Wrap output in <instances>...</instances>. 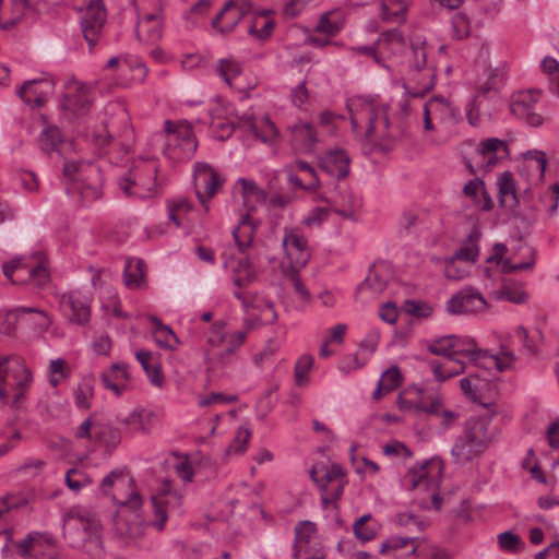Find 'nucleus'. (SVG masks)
<instances>
[{
	"mask_svg": "<svg viewBox=\"0 0 559 559\" xmlns=\"http://www.w3.org/2000/svg\"><path fill=\"white\" fill-rule=\"evenodd\" d=\"M64 186L68 195L82 205L98 200L100 191V170L87 162H66L63 165Z\"/></svg>",
	"mask_w": 559,
	"mask_h": 559,
	"instance_id": "f257e3e1",
	"label": "nucleus"
},
{
	"mask_svg": "<svg viewBox=\"0 0 559 559\" xmlns=\"http://www.w3.org/2000/svg\"><path fill=\"white\" fill-rule=\"evenodd\" d=\"M32 382L33 374L21 357L0 356V403L2 405L12 399V407L19 408Z\"/></svg>",
	"mask_w": 559,
	"mask_h": 559,
	"instance_id": "f03ea898",
	"label": "nucleus"
},
{
	"mask_svg": "<svg viewBox=\"0 0 559 559\" xmlns=\"http://www.w3.org/2000/svg\"><path fill=\"white\" fill-rule=\"evenodd\" d=\"M352 128H365L366 136H383L389 129L388 106L372 98L353 97L347 102Z\"/></svg>",
	"mask_w": 559,
	"mask_h": 559,
	"instance_id": "7ed1b4c3",
	"label": "nucleus"
},
{
	"mask_svg": "<svg viewBox=\"0 0 559 559\" xmlns=\"http://www.w3.org/2000/svg\"><path fill=\"white\" fill-rule=\"evenodd\" d=\"M2 272L12 284L29 285L37 289L46 287L50 281L48 261L43 252L7 261Z\"/></svg>",
	"mask_w": 559,
	"mask_h": 559,
	"instance_id": "20e7f679",
	"label": "nucleus"
},
{
	"mask_svg": "<svg viewBox=\"0 0 559 559\" xmlns=\"http://www.w3.org/2000/svg\"><path fill=\"white\" fill-rule=\"evenodd\" d=\"M488 426L486 418L472 417L466 420L462 435L455 438L451 449L455 463L463 465L483 455L490 441Z\"/></svg>",
	"mask_w": 559,
	"mask_h": 559,
	"instance_id": "39448f33",
	"label": "nucleus"
},
{
	"mask_svg": "<svg viewBox=\"0 0 559 559\" xmlns=\"http://www.w3.org/2000/svg\"><path fill=\"white\" fill-rule=\"evenodd\" d=\"M164 131L165 146L163 152L168 159L180 163L192 158L198 148V142L193 129L188 122L166 120Z\"/></svg>",
	"mask_w": 559,
	"mask_h": 559,
	"instance_id": "423d86ee",
	"label": "nucleus"
},
{
	"mask_svg": "<svg viewBox=\"0 0 559 559\" xmlns=\"http://www.w3.org/2000/svg\"><path fill=\"white\" fill-rule=\"evenodd\" d=\"M310 476L321 491V507L324 510L341 499L348 483L346 472L340 464H316Z\"/></svg>",
	"mask_w": 559,
	"mask_h": 559,
	"instance_id": "0eeeda50",
	"label": "nucleus"
},
{
	"mask_svg": "<svg viewBox=\"0 0 559 559\" xmlns=\"http://www.w3.org/2000/svg\"><path fill=\"white\" fill-rule=\"evenodd\" d=\"M157 165L154 162H142L129 169L118 181L127 197L147 198L156 191Z\"/></svg>",
	"mask_w": 559,
	"mask_h": 559,
	"instance_id": "6e6552de",
	"label": "nucleus"
},
{
	"mask_svg": "<svg viewBox=\"0 0 559 559\" xmlns=\"http://www.w3.org/2000/svg\"><path fill=\"white\" fill-rule=\"evenodd\" d=\"M441 464L433 460H425L408 468L403 477V486L409 490L421 489L425 491L433 490L432 506L435 510H440L442 499L436 491V479L441 474Z\"/></svg>",
	"mask_w": 559,
	"mask_h": 559,
	"instance_id": "1a4fd4ad",
	"label": "nucleus"
},
{
	"mask_svg": "<svg viewBox=\"0 0 559 559\" xmlns=\"http://www.w3.org/2000/svg\"><path fill=\"white\" fill-rule=\"evenodd\" d=\"M107 19L104 0H90L81 17V28L90 50L98 43Z\"/></svg>",
	"mask_w": 559,
	"mask_h": 559,
	"instance_id": "9d476101",
	"label": "nucleus"
},
{
	"mask_svg": "<svg viewBox=\"0 0 559 559\" xmlns=\"http://www.w3.org/2000/svg\"><path fill=\"white\" fill-rule=\"evenodd\" d=\"M194 188L200 203L207 211V202L223 186L225 179L207 163H195L193 175Z\"/></svg>",
	"mask_w": 559,
	"mask_h": 559,
	"instance_id": "9b49d317",
	"label": "nucleus"
},
{
	"mask_svg": "<svg viewBox=\"0 0 559 559\" xmlns=\"http://www.w3.org/2000/svg\"><path fill=\"white\" fill-rule=\"evenodd\" d=\"M252 9L251 0H228L212 20V26L221 34H228Z\"/></svg>",
	"mask_w": 559,
	"mask_h": 559,
	"instance_id": "f8f14e48",
	"label": "nucleus"
},
{
	"mask_svg": "<svg viewBox=\"0 0 559 559\" xmlns=\"http://www.w3.org/2000/svg\"><path fill=\"white\" fill-rule=\"evenodd\" d=\"M540 96L542 91L537 88L518 92L513 95L510 104L511 114L531 127H539L544 119L534 111V107L539 102Z\"/></svg>",
	"mask_w": 559,
	"mask_h": 559,
	"instance_id": "ddd939ff",
	"label": "nucleus"
},
{
	"mask_svg": "<svg viewBox=\"0 0 559 559\" xmlns=\"http://www.w3.org/2000/svg\"><path fill=\"white\" fill-rule=\"evenodd\" d=\"M182 502L181 495L173 489L171 480L164 479L158 492L152 497V504L154 508L155 520L153 525L163 531L168 510L179 509Z\"/></svg>",
	"mask_w": 559,
	"mask_h": 559,
	"instance_id": "4468645a",
	"label": "nucleus"
},
{
	"mask_svg": "<svg viewBox=\"0 0 559 559\" xmlns=\"http://www.w3.org/2000/svg\"><path fill=\"white\" fill-rule=\"evenodd\" d=\"M510 157L509 145L498 138H488L479 142L473 156L475 165L486 171L498 165L500 159Z\"/></svg>",
	"mask_w": 559,
	"mask_h": 559,
	"instance_id": "2eb2a0df",
	"label": "nucleus"
},
{
	"mask_svg": "<svg viewBox=\"0 0 559 559\" xmlns=\"http://www.w3.org/2000/svg\"><path fill=\"white\" fill-rule=\"evenodd\" d=\"M450 314L480 313L487 309V301L474 287H466L454 294L445 304Z\"/></svg>",
	"mask_w": 559,
	"mask_h": 559,
	"instance_id": "dca6fc26",
	"label": "nucleus"
},
{
	"mask_svg": "<svg viewBox=\"0 0 559 559\" xmlns=\"http://www.w3.org/2000/svg\"><path fill=\"white\" fill-rule=\"evenodd\" d=\"M59 307L69 320L78 325H85L90 321L91 307L86 296L79 290H71L60 294L58 297Z\"/></svg>",
	"mask_w": 559,
	"mask_h": 559,
	"instance_id": "f3484780",
	"label": "nucleus"
},
{
	"mask_svg": "<svg viewBox=\"0 0 559 559\" xmlns=\"http://www.w3.org/2000/svg\"><path fill=\"white\" fill-rule=\"evenodd\" d=\"M24 314L35 316V325L39 329H48L51 320L47 312L36 307L19 306L10 310L0 311V333L10 335L16 325L24 319Z\"/></svg>",
	"mask_w": 559,
	"mask_h": 559,
	"instance_id": "a211bd4d",
	"label": "nucleus"
},
{
	"mask_svg": "<svg viewBox=\"0 0 559 559\" xmlns=\"http://www.w3.org/2000/svg\"><path fill=\"white\" fill-rule=\"evenodd\" d=\"M55 92V81L51 76H43L25 81L17 94L32 108L44 106Z\"/></svg>",
	"mask_w": 559,
	"mask_h": 559,
	"instance_id": "6ab92c4d",
	"label": "nucleus"
},
{
	"mask_svg": "<svg viewBox=\"0 0 559 559\" xmlns=\"http://www.w3.org/2000/svg\"><path fill=\"white\" fill-rule=\"evenodd\" d=\"M282 246L285 250L289 263H296L298 266H306L310 253L308 250V240L298 228H284Z\"/></svg>",
	"mask_w": 559,
	"mask_h": 559,
	"instance_id": "aec40b11",
	"label": "nucleus"
},
{
	"mask_svg": "<svg viewBox=\"0 0 559 559\" xmlns=\"http://www.w3.org/2000/svg\"><path fill=\"white\" fill-rule=\"evenodd\" d=\"M66 88L60 108L70 111L75 117L85 115L92 104L88 87L81 82L73 81L69 82Z\"/></svg>",
	"mask_w": 559,
	"mask_h": 559,
	"instance_id": "412c9836",
	"label": "nucleus"
},
{
	"mask_svg": "<svg viewBox=\"0 0 559 559\" xmlns=\"http://www.w3.org/2000/svg\"><path fill=\"white\" fill-rule=\"evenodd\" d=\"M349 165L350 158L342 148L326 151L319 158L320 169L336 180L348 176Z\"/></svg>",
	"mask_w": 559,
	"mask_h": 559,
	"instance_id": "4be33fe9",
	"label": "nucleus"
},
{
	"mask_svg": "<svg viewBox=\"0 0 559 559\" xmlns=\"http://www.w3.org/2000/svg\"><path fill=\"white\" fill-rule=\"evenodd\" d=\"M128 368L127 364L116 362L100 374L103 385L116 396H120L129 389L130 373Z\"/></svg>",
	"mask_w": 559,
	"mask_h": 559,
	"instance_id": "5701e85b",
	"label": "nucleus"
},
{
	"mask_svg": "<svg viewBox=\"0 0 559 559\" xmlns=\"http://www.w3.org/2000/svg\"><path fill=\"white\" fill-rule=\"evenodd\" d=\"M413 393H417L416 385H409L403 392H401L396 399V404L401 411L404 412H414L417 414H428V415H437L439 414L441 407V400L435 399L431 400L428 404L425 401H413L411 400V395Z\"/></svg>",
	"mask_w": 559,
	"mask_h": 559,
	"instance_id": "b1692460",
	"label": "nucleus"
},
{
	"mask_svg": "<svg viewBox=\"0 0 559 559\" xmlns=\"http://www.w3.org/2000/svg\"><path fill=\"white\" fill-rule=\"evenodd\" d=\"M289 130L292 146L296 152L309 153L313 150L318 134L311 122L298 121Z\"/></svg>",
	"mask_w": 559,
	"mask_h": 559,
	"instance_id": "393cba45",
	"label": "nucleus"
},
{
	"mask_svg": "<svg viewBox=\"0 0 559 559\" xmlns=\"http://www.w3.org/2000/svg\"><path fill=\"white\" fill-rule=\"evenodd\" d=\"M518 356L506 344L500 345L498 354H489L485 350L478 367L484 369L496 368L500 372L510 371L515 368Z\"/></svg>",
	"mask_w": 559,
	"mask_h": 559,
	"instance_id": "a878e982",
	"label": "nucleus"
},
{
	"mask_svg": "<svg viewBox=\"0 0 559 559\" xmlns=\"http://www.w3.org/2000/svg\"><path fill=\"white\" fill-rule=\"evenodd\" d=\"M234 190L241 194L243 207L248 212L254 211L259 204L266 200L265 192L253 180L247 178H239L234 186Z\"/></svg>",
	"mask_w": 559,
	"mask_h": 559,
	"instance_id": "bb28decb",
	"label": "nucleus"
},
{
	"mask_svg": "<svg viewBox=\"0 0 559 559\" xmlns=\"http://www.w3.org/2000/svg\"><path fill=\"white\" fill-rule=\"evenodd\" d=\"M27 0H4L0 5V27L10 31L24 17Z\"/></svg>",
	"mask_w": 559,
	"mask_h": 559,
	"instance_id": "cd10ccee",
	"label": "nucleus"
},
{
	"mask_svg": "<svg viewBox=\"0 0 559 559\" xmlns=\"http://www.w3.org/2000/svg\"><path fill=\"white\" fill-rule=\"evenodd\" d=\"M139 40L154 44L163 36V23L159 14H146L135 28Z\"/></svg>",
	"mask_w": 559,
	"mask_h": 559,
	"instance_id": "c85d7f7f",
	"label": "nucleus"
},
{
	"mask_svg": "<svg viewBox=\"0 0 559 559\" xmlns=\"http://www.w3.org/2000/svg\"><path fill=\"white\" fill-rule=\"evenodd\" d=\"M454 358L466 357L475 366H479L485 349L477 346L471 336L452 335Z\"/></svg>",
	"mask_w": 559,
	"mask_h": 559,
	"instance_id": "c756f323",
	"label": "nucleus"
},
{
	"mask_svg": "<svg viewBox=\"0 0 559 559\" xmlns=\"http://www.w3.org/2000/svg\"><path fill=\"white\" fill-rule=\"evenodd\" d=\"M498 200L502 207L513 209L519 201L515 191V179L511 171H503L497 179Z\"/></svg>",
	"mask_w": 559,
	"mask_h": 559,
	"instance_id": "7c9ffc66",
	"label": "nucleus"
},
{
	"mask_svg": "<svg viewBox=\"0 0 559 559\" xmlns=\"http://www.w3.org/2000/svg\"><path fill=\"white\" fill-rule=\"evenodd\" d=\"M436 80V70L435 68L424 69L421 72L414 71L412 81L414 82V86L411 83L405 84V90L408 94L414 97H424L428 92H430L435 87Z\"/></svg>",
	"mask_w": 559,
	"mask_h": 559,
	"instance_id": "2f4dec72",
	"label": "nucleus"
},
{
	"mask_svg": "<svg viewBox=\"0 0 559 559\" xmlns=\"http://www.w3.org/2000/svg\"><path fill=\"white\" fill-rule=\"evenodd\" d=\"M440 112V115H450L453 118L460 116L459 109L451 106V104L442 96H435L424 105V128L427 131L433 130L430 115L432 112Z\"/></svg>",
	"mask_w": 559,
	"mask_h": 559,
	"instance_id": "473e14b6",
	"label": "nucleus"
},
{
	"mask_svg": "<svg viewBox=\"0 0 559 559\" xmlns=\"http://www.w3.org/2000/svg\"><path fill=\"white\" fill-rule=\"evenodd\" d=\"M463 193L483 211H490L493 207V201L487 192L484 181L478 178L469 180L464 186Z\"/></svg>",
	"mask_w": 559,
	"mask_h": 559,
	"instance_id": "72a5a7b5",
	"label": "nucleus"
},
{
	"mask_svg": "<svg viewBox=\"0 0 559 559\" xmlns=\"http://www.w3.org/2000/svg\"><path fill=\"white\" fill-rule=\"evenodd\" d=\"M429 366L438 381H445L465 371L462 358H447L443 362L431 360Z\"/></svg>",
	"mask_w": 559,
	"mask_h": 559,
	"instance_id": "f704fd0d",
	"label": "nucleus"
},
{
	"mask_svg": "<svg viewBox=\"0 0 559 559\" xmlns=\"http://www.w3.org/2000/svg\"><path fill=\"white\" fill-rule=\"evenodd\" d=\"M362 203L359 197L350 190H342L338 192V199L335 201L334 212L343 218L354 219L357 211Z\"/></svg>",
	"mask_w": 559,
	"mask_h": 559,
	"instance_id": "c9c22d12",
	"label": "nucleus"
},
{
	"mask_svg": "<svg viewBox=\"0 0 559 559\" xmlns=\"http://www.w3.org/2000/svg\"><path fill=\"white\" fill-rule=\"evenodd\" d=\"M145 263L138 258H128L124 265V284L131 289H138L145 283Z\"/></svg>",
	"mask_w": 559,
	"mask_h": 559,
	"instance_id": "e433bc0d",
	"label": "nucleus"
},
{
	"mask_svg": "<svg viewBox=\"0 0 559 559\" xmlns=\"http://www.w3.org/2000/svg\"><path fill=\"white\" fill-rule=\"evenodd\" d=\"M345 13L341 9L331 10L321 15L314 29L329 36L336 35L344 26Z\"/></svg>",
	"mask_w": 559,
	"mask_h": 559,
	"instance_id": "4c0bfd02",
	"label": "nucleus"
},
{
	"mask_svg": "<svg viewBox=\"0 0 559 559\" xmlns=\"http://www.w3.org/2000/svg\"><path fill=\"white\" fill-rule=\"evenodd\" d=\"M411 4V0H381V19L384 22L402 23Z\"/></svg>",
	"mask_w": 559,
	"mask_h": 559,
	"instance_id": "58836bf2",
	"label": "nucleus"
},
{
	"mask_svg": "<svg viewBox=\"0 0 559 559\" xmlns=\"http://www.w3.org/2000/svg\"><path fill=\"white\" fill-rule=\"evenodd\" d=\"M152 412L145 408H135L126 417L119 419V424L130 432L147 431L152 419Z\"/></svg>",
	"mask_w": 559,
	"mask_h": 559,
	"instance_id": "ea45409f",
	"label": "nucleus"
},
{
	"mask_svg": "<svg viewBox=\"0 0 559 559\" xmlns=\"http://www.w3.org/2000/svg\"><path fill=\"white\" fill-rule=\"evenodd\" d=\"M135 358L145 371L150 382L157 388H162L164 385L165 378L160 366L158 364L151 362L152 353L148 350L140 349L135 352Z\"/></svg>",
	"mask_w": 559,
	"mask_h": 559,
	"instance_id": "a19ab883",
	"label": "nucleus"
},
{
	"mask_svg": "<svg viewBox=\"0 0 559 559\" xmlns=\"http://www.w3.org/2000/svg\"><path fill=\"white\" fill-rule=\"evenodd\" d=\"M481 233L478 227H474L468 234L464 246H462L453 255L457 260L465 262H475L479 255L478 241Z\"/></svg>",
	"mask_w": 559,
	"mask_h": 559,
	"instance_id": "79ce46f5",
	"label": "nucleus"
},
{
	"mask_svg": "<svg viewBox=\"0 0 559 559\" xmlns=\"http://www.w3.org/2000/svg\"><path fill=\"white\" fill-rule=\"evenodd\" d=\"M379 528V523L372 519L370 513L357 519L353 525L355 537L362 543L373 539Z\"/></svg>",
	"mask_w": 559,
	"mask_h": 559,
	"instance_id": "37998d69",
	"label": "nucleus"
},
{
	"mask_svg": "<svg viewBox=\"0 0 559 559\" xmlns=\"http://www.w3.org/2000/svg\"><path fill=\"white\" fill-rule=\"evenodd\" d=\"M255 227L249 219V214L245 215L238 226L233 230V236L237 247L241 252L251 247L254 238Z\"/></svg>",
	"mask_w": 559,
	"mask_h": 559,
	"instance_id": "c03bdc74",
	"label": "nucleus"
},
{
	"mask_svg": "<svg viewBox=\"0 0 559 559\" xmlns=\"http://www.w3.org/2000/svg\"><path fill=\"white\" fill-rule=\"evenodd\" d=\"M156 344L162 348L176 349L179 340L170 326L165 325L157 317H152Z\"/></svg>",
	"mask_w": 559,
	"mask_h": 559,
	"instance_id": "a18cd8bd",
	"label": "nucleus"
},
{
	"mask_svg": "<svg viewBox=\"0 0 559 559\" xmlns=\"http://www.w3.org/2000/svg\"><path fill=\"white\" fill-rule=\"evenodd\" d=\"M215 71L228 86H231L233 80L241 74L242 69L234 58H222L217 61Z\"/></svg>",
	"mask_w": 559,
	"mask_h": 559,
	"instance_id": "49530a36",
	"label": "nucleus"
},
{
	"mask_svg": "<svg viewBox=\"0 0 559 559\" xmlns=\"http://www.w3.org/2000/svg\"><path fill=\"white\" fill-rule=\"evenodd\" d=\"M536 332L537 337L531 336L523 325H519L514 332L524 350L531 356H537L539 354L540 348L538 343L544 341V333L540 330H537Z\"/></svg>",
	"mask_w": 559,
	"mask_h": 559,
	"instance_id": "de8ad7c7",
	"label": "nucleus"
},
{
	"mask_svg": "<svg viewBox=\"0 0 559 559\" xmlns=\"http://www.w3.org/2000/svg\"><path fill=\"white\" fill-rule=\"evenodd\" d=\"M235 275L233 283L239 288H243L258 280V274L247 260H240L237 269L234 270Z\"/></svg>",
	"mask_w": 559,
	"mask_h": 559,
	"instance_id": "09e8293b",
	"label": "nucleus"
},
{
	"mask_svg": "<svg viewBox=\"0 0 559 559\" xmlns=\"http://www.w3.org/2000/svg\"><path fill=\"white\" fill-rule=\"evenodd\" d=\"M48 381L51 386H58L70 374V369L63 358L51 359L47 369Z\"/></svg>",
	"mask_w": 559,
	"mask_h": 559,
	"instance_id": "8fccbe9b",
	"label": "nucleus"
},
{
	"mask_svg": "<svg viewBox=\"0 0 559 559\" xmlns=\"http://www.w3.org/2000/svg\"><path fill=\"white\" fill-rule=\"evenodd\" d=\"M388 285V281L373 270H370L367 277L357 286V293L370 292L371 296L382 293Z\"/></svg>",
	"mask_w": 559,
	"mask_h": 559,
	"instance_id": "3c124183",
	"label": "nucleus"
},
{
	"mask_svg": "<svg viewBox=\"0 0 559 559\" xmlns=\"http://www.w3.org/2000/svg\"><path fill=\"white\" fill-rule=\"evenodd\" d=\"M94 382L95 376L90 373L85 376L81 383L79 384L78 391L75 393V402L78 407L80 408H88L90 407V399L94 394Z\"/></svg>",
	"mask_w": 559,
	"mask_h": 559,
	"instance_id": "603ef678",
	"label": "nucleus"
},
{
	"mask_svg": "<svg viewBox=\"0 0 559 559\" xmlns=\"http://www.w3.org/2000/svg\"><path fill=\"white\" fill-rule=\"evenodd\" d=\"M497 539L499 548L506 552L514 554L524 549L525 547V544L522 540V538L511 531L500 533L497 536Z\"/></svg>",
	"mask_w": 559,
	"mask_h": 559,
	"instance_id": "864d4df0",
	"label": "nucleus"
},
{
	"mask_svg": "<svg viewBox=\"0 0 559 559\" xmlns=\"http://www.w3.org/2000/svg\"><path fill=\"white\" fill-rule=\"evenodd\" d=\"M95 436L107 448H116L121 440L119 430L110 425L95 427Z\"/></svg>",
	"mask_w": 559,
	"mask_h": 559,
	"instance_id": "5fc2aeb1",
	"label": "nucleus"
},
{
	"mask_svg": "<svg viewBox=\"0 0 559 559\" xmlns=\"http://www.w3.org/2000/svg\"><path fill=\"white\" fill-rule=\"evenodd\" d=\"M38 142L40 148L46 153H51L58 150L61 143V133L58 128H46L41 131Z\"/></svg>",
	"mask_w": 559,
	"mask_h": 559,
	"instance_id": "6e6d98bb",
	"label": "nucleus"
},
{
	"mask_svg": "<svg viewBox=\"0 0 559 559\" xmlns=\"http://www.w3.org/2000/svg\"><path fill=\"white\" fill-rule=\"evenodd\" d=\"M313 357L310 355H302L295 364L294 374L295 382L298 386H304L309 382L308 374L313 366Z\"/></svg>",
	"mask_w": 559,
	"mask_h": 559,
	"instance_id": "4d7b16f0",
	"label": "nucleus"
},
{
	"mask_svg": "<svg viewBox=\"0 0 559 559\" xmlns=\"http://www.w3.org/2000/svg\"><path fill=\"white\" fill-rule=\"evenodd\" d=\"M428 350L437 356H443L447 358H453V340L452 335L442 336L431 341L428 346Z\"/></svg>",
	"mask_w": 559,
	"mask_h": 559,
	"instance_id": "13d9d810",
	"label": "nucleus"
},
{
	"mask_svg": "<svg viewBox=\"0 0 559 559\" xmlns=\"http://www.w3.org/2000/svg\"><path fill=\"white\" fill-rule=\"evenodd\" d=\"M33 497L34 493L32 492L9 493L1 499V504L4 508V511L9 512L10 510L13 509L26 507L31 502Z\"/></svg>",
	"mask_w": 559,
	"mask_h": 559,
	"instance_id": "bf43d9fd",
	"label": "nucleus"
},
{
	"mask_svg": "<svg viewBox=\"0 0 559 559\" xmlns=\"http://www.w3.org/2000/svg\"><path fill=\"white\" fill-rule=\"evenodd\" d=\"M401 381L402 373L396 366H393L382 373L378 382L384 388V393H390L400 386Z\"/></svg>",
	"mask_w": 559,
	"mask_h": 559,
	"instance_id": "052dcab7",
	"label": "nucleus"
},
{
	"mask_svg": "<svg viewBox=\"0 0 559 559\" xmlns=\"http://www.w3.org/2000/svg\"><path fill=\"white\" fill-rule=\"evenodd\" d=\"M403 44H404V36L397 28L382 32L376 41V45H378L381 50H385L386 49L385 46L401 47V46H403Z\"/></svg>",
	"mask_w": 559,
	"mask_h": 559,
	"instance_id": "680f3d73",
	"label": "nucleus"
},
{
	"mask_svg": "<svg viewBox=\"0 0 559 559\" xmlns=\"http://www.w3.org/2000/svg\"><path fill=\"white\" fill-rule=\"evenodd\" d=\"M84 549L94 557L102 555L103 543L98 533V524H91V532L88 533V539L83 544Z\"/></svg>",
	"mask_w": 559,
	"mask_h": 559,
	"instance_id": "e2e57ef3",
	"label": "nucleus"
},
{
	"mask_svg": "<svg viewBox=\"0 0 559 559\" xmlns=\"http://www.w3.org/2000/svg\"><path fill=\"white\" fill-rule=\"evenodd\" d=\"M452 34L456 39L466 38L469 35V20L463 13H455L451 20Z\"/></svg>",
	"mask_w": 559,
	"mask_h": 559,
	"instance_id": "0e129e2a",
	"label": "nucleus"
},
{
	"mask_svg": "<svg viewBox=\"0 0 559 559\" xmlns=\"http://www.w3.org/2000/svg\"><path fill=\"white\" fill-rule=\"evenodd\" d=\"M543 71L552 76L550 90L555 95H559V62L551 58L546 57L542 61Z\"/></svg>",
	"mask_w": 559,
	"mask_h": 559,
	"instance_id": "69168bd1",
	"label": "nucleus"
},
{
	"mask_svg": "<svg viewBox=\"0 0 559 559\" xmlns=\"http://www.w3.org/2000/svg\"><path fill=\"white\" fill-rule=\"evenodd\" d=\"M38 533H28L25 538L16 543L17 554L23 559H35L34 550L36 549V540Z\"/></svg>",
	"mask_w": 559,
	"mask_h": 559,
	"instance_id": "338daca9",
	"label": "nucleus"
},
{
	"mask_svg": "<svg viewBox=\"0 0 559 559\" xmlns=\"http://www.w3.org/2000/svg\"><path fill=\"white\" fill-rule=\"evenodd\" d=\"M316 524L311 521H300L295 527L296 544L308 545L316 533Z\"/></svg>",
	"mask_w": 559,
	"mask_h": 559,
	"instance_id": "774afa93",
	"label": "nucleus"
}]
</instances>
